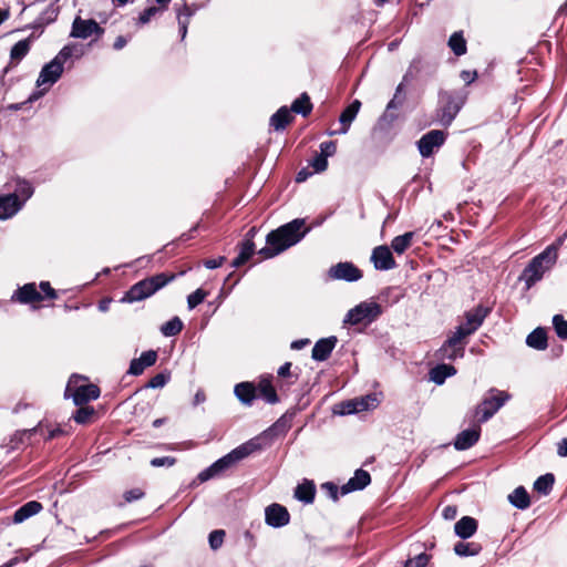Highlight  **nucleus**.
Returning a JSON list of instances; mask_svg holds the SVG:
<instances>
[{"label": "nucleus", "mask_w": 567, "mask_h": 567, "mask_svg": "<svg viewBox=\"0 0 567 567\" xmlns=\"http://www.w3.org/2000/svg\"><path fill=\"white\" fill-rule=\"evenodd\" d=\"M307 231L303 219H293L267 235V246L259 250V255L265 259L272 258L299 243Z\"/></svg>", "instance_id": "f257e3e1"}, {"label": "nucleus", "mask_w": 567, "mask_h": 567, "mask_svg": "<svg viewBox=\"0 0 567 567\" xmlns=\"http://www.w3.org/2000/svg\"><path fill=\"white\" fill-rule=\"evenodd\" d=\"M557 250V245L548 246L543 252L534 257L528 266L524 269L520 276V280L525 282L527 289L539 281L544 274L556 264L558 256Z\"/></svg>", "instance_id": "f03ea898"}, {"label": "nucleus", "mask_w": 567, "mask_h": 567, "mask_svg": "<svg viewBox=\"0 0 567 567\" xmlns=\"http://www.w3.org/2000/svg\"><path fill=\"white\" fill-rule=\"evenodd\" d=\"M65 398H72L75 405H83L100 396V389L94 384L85 383L81 375H72L64 392Z\"/></svg>", "instance_id": "7ed1b4c3"}, {"label": "nucleus", "mask_w": 567, "mask_h": 567, "mask_svg": "<svg viewBox=\"0 0 567 567\" xmlns=\"http://www.w3.org/2000/svg\"><path fill=\"white\" fill-rule=\"evenodd\" d=\"M171 279H173V276L166 277L164 274H159L151 278L141 280L131 287V289L125 293L123 301H141L155 293L158 289L164 287Z\"/></svg>", "instance_id": "20e7f679"}, {"label": "nucleus", "mask_w": 567, "mask_h": 567, "mask_svg": "<svg viewBox=\"0 0 567 567\" xmlns=\"http://www.w3.org/2000/svg\"><path fill=\"white\" fill-rule=\"evenodd\" d=\"M509 394L504 391L492 390L474 410V417L477 423L489 420L509 400Z\"/></svg>", "instance_id": "39448f33"}, {"label": "nucleus", "mask_w": 567, "mask_h": 567, "mask_svg": "<svg viewBox=\"0 0 567 567\" xmlns=\"http://www.w3.org/2000/svg\"><path fill=\"white\" fill-rule=\"evenodd\" d=\"M382 312L381 306L375 301H363L350 309L343 320L344 323L355 326L370 323Z\"/></svg>", "instance_id": "423d86ee"}, {"label": "nucleus", "mask_w": 567, "mask_h": 567, "mask_svg": "<svg viewBox=\"0 0 567 567\" xmlns=\"http://www.w3.org/2000/svg\"><path fill=\"white\" fill-rule=\"evenodd\" d=\"M63 73V66L56 62L55 60L50 61L47 63L37 80V86L43 87L40 92L33 93L29 97V102H33L38 100L41 95H43L48 90L58 82V80L61 78Z\"/></svg>", "instance_id": "0eeeda50"}, {"label": "nucleus", "mask_w": 567, "mask_h": 567, "mask_svg": "<svg viewBox=\"0 0 567 567\" xmlns=\"http://www.w3.org/2000/svg\"><path fill=\"white\" fill-rule=\"evenodd\" d=\"M488 313V309L481 306L465 313V322L461 323L455 332L463 338L473 334L483 323Z\"/></svg>", "instance_id": "6e6552de"}, {"label": "nucleus", "mask_w": 567, "mask_h": 567, "mask_svg": "<svg viewBox=\"0 0 567 567\" xmlns=\"http://www.w3.org/2000/svg\"><path fill=\"white\" fill-rule=\"evenodd\" d=\"M464 339L465 338L458 336L457 332L454 331L441 347V358L447 360L463 358L466 344Z\"/></svg>", "instance_id": "1a4fd4ad"}, {"label": "nucleus", "mask_w": 567, "mask_h": 567, "mask_svg": "<svg viewBox=\"0 0 567 567\" xmlns=\"http://www.w3.org/2000/svg\"><path fill=\"white\" fill-rule=\"evenodd\" d=\"M104 30L99 25V23L93 19H81L75 18L72 24L71 37L79 39H87L93 34L101 35Z\"/></svg>", "instance_id": "9d476101"}, {"label": "nucleus", "mask_w": 567, "mask_h": 567, "mask_svg": "<svg viewBox=\"0 0 567 567\" xmlns=\"http://www.w3.org/2000/svg\"><path fill=\"white\" fill-rule=\"evenodd\" d=\"M266 523L272 528H280L289 523L290 515L287 508L274 503L265 508Z\"/></svg>", "instance_id": "9b49d317"}, {"label": "nucleus", "mask_w": 567, "mask_h": 567, "mask_svg": "<svg viewBox=\"0 0 567 567\" xmlns=\"http://www.w3.org/2000/svg\"><path fill=\"white\" fill-rule=\"evenodd\" d=\"M329 276L336 280L357 281L362 272L351 262H339L329 269Z\"/></svg>", "instance_id": "f8f14e48"}, {"label": "nucleus", "mask_w": 567, "mask_h": 567, "mask_svg": "<svg viewBox=\"0 0 567 567\" xmlns=\"http://www.w3.org/2000/svg\"><path fill=\"white\" fill-rule=\"evenodd\" d=\"M445 141V134L443 131L433 130L419 141V151L422 156H430L434 148L440 147Z\"/></svg>", "instance_id": "ddd939ff"}, {"label": "nucleus", "mask_w": 567, "mask_h": 567, "mask_svg": "<svg viewBox=\"0 0 567 567\" xmlns=\"http://www.w3.org/2000/svg\"><path fill=\"white\" fill-rule=\"evenodd\" d=\"M371 261L378 270H390L396 266L390 248L384 245L378 246L373 249Z\"/></svg>", "instance_id": "4468645a"}, {"label": "nucleus", "mask_w": 567, "mask_h": 567, "mask_svg": "<svg viewBox=\"0 0 567 567\" xmlns=\"http://www.w3.org/2000/svg\"><path fill=\"white\" fill-rule=\"evenodd\" d=\"M379 404V401L375 395H365L362 398H355L344 403L342 413L351 414L368 411L371 409H375Z\"/></svg>", "instance_id": "2eb2a0df"}, {"label": "nucleus", "mask_w": 567, "mask_h": 567, "mask_svg": "<svg viewBox=\"0 0 567 567\" xmlns=\"http://www.w3.org/2000/svg\"><path fill=\"white\" fill-rule=\"evenodd\" d=\"M481 423L474 424L471 429L460 432L454 440V447L457 451H465L472 447L480 439Z\"/></svg>", "instance_id": "dca6fc26"}, {"label": "nucleus", "mask_w": 567, "mask_h": 567, "mask_svg": "<svg viewBox=\"0 0 567 567\" xmlns=\"http://www.w3.org/2000/svg\"><path fill=\"white\" fill-rule=\"evenodd\" d=\"M461 540L454 545V553L460 557H472L482 550V545L477 542H468L467 539L474 534H456Z\"/></svg>", "instance_id": "f3484780"}, {"label": "nucleus", "mask_w": 567, "mask_h": 567, "mask_svg": "<svg viewBox=\"0 0 567 567\" xmlns=\"http://www.w3.org/2000/svg\"><path fill=\"white\" fill-rule=\"evenodd\" d=\"M234 464H235V462L231 458L230 454L228 453L224 457H221L218 461H216L215 463H213L209 467H207L206 470L200 472L198 474V480L200 482H206V481L219 475L224 471L228 470Z\"/></svg>", "instance_id": "a211bd4d"}, {"label": "nucleus", "mask_w": 567, "mask_h": 567, "mask_svg": "<svg viewBox=\"0 0 567 567\" xmlns=\"http://www.w3.org/2000/svg\"><path fill=\"white\" fill-rule=\"evenodd\" d=\"M23 205L11 194L0 196V220H7L16 216Z\"/></svg>", "instance_id": "6ab92c4d"}, {"label": "nucleus", "mask_w": 567, "mask_h": 567, "mask_svg": "<svg viewBox=\"0 0 567 567\" xmlns=\"http://www.w3.org/2000/svg\"><path fill=\"white\" fill-rule=\"evenodd\" d=\"M361 107V102L359 100H354L340 115L341 128L339 131L331 132L330 135L334 134H346L348 133L351 123L355 118Z\"/></svg>", "instance_id": "aec40b11"}, {"label": "nucleus", "mask_w": 567, "mask_h": 567, "mask_svg": "<svg viewBox=\"0 0 567 567\" xmlns=\"http://www.w3.org/2000/svg\"><path fill=\"white\" fill-rule=\"evenodd\" d=\"M338 340L336 337L320 339L312 348V359L316 361H324L329 358L334 349Z\"/></svg>", "instance_id": "412c9836"}, {"label": "nucleus", "mask_w": 567, "mask_h": 567, "mask_svg": "<svg viewBox=\"0 0 567 567\" xmlns=\"http://www.w3.org/2000/svg\"><path fill=\"white\" fill-rule=\"evenodd\" d=\"M371 481L370 474L363 470H357L354 476L351 477L347 484L342 485L340 493L346 495L353 491H360L364 488Z\"/></svg>", "instance_id": "4be33fe9"}, {"label": "nucleus", "mask_w": 567, "mask_h": 567, "mask_svg": "<svg viewBox=\"0 0 567 567\" xmlns=\"http://www.w3.org/2000/svg\"><path fill=\"white\" fill-rule=\"evenodd\" d=\"M157 353L153 350L143 352L140 358L132 360L128 372L140 375L143 371L156 362Z\"/></svg>", "instance_id": "5701e85b"}, {"label": "nucleus", "mask_w": 567, "mask_h": 567, "mask_svg": "<svg viewBox=\"0 0 567 567\" xmlns=\"http://www.w3.org/2000/svg\"><path fill=\"white\" fill-rule=\"evenodd\" d=\"M13 298H16L21 303L39 302L44 299L42 293L38 291L35 284H27L19 288L14 292Z\"/></svg>", "instance_id": "b1692460"}, {"label": "nucleus", "mask_w": 567, "mask_h": 567, "mask_svg": "<svg viewBox=\"0 0 567 567\" xmlns=\"http://www.w3.org/2000/svg\"><path fill=\"white\" fill-rule=\"evenodd\" d=\"M255 235V228H251L247 233V239L241 243L239 255L233 260V267H240L244 265L254 254L255 244L252 241V237Z\"/></svg>", "instance_id": "393cba45"}, {"label": "nucleus", "mask_w": 567, "mask_h": 567, "mask_svg": "<svg viewBox=\"0 0 567 567\" xmlns=\"http://www.w3.org/2000/svg\"><path fill=\"white\" fill-rule=\"evenodd\" d=\"M316 495V486L313 482L305 480L295 488L293 496L299 502L312 504Z\"/></svg>", "instance_id": "a878e982"}, {"label": "nucleus", "mask_w": 567, "mask_h": 567, "mask_svg": "<svg viewBox=\"0 0 567 567\" xmlns=\"http://www.w3.org/2000/svg\"><path fill=\"white\" fill-rule=\"evenodd\" d=\"M42 509V504L37 501H30L22 505L13 515L12 520L17 524L37 515Z\"/></svg>", "instance_id": "bb28decb"}, {"label": "nucleus", "mask_w": 567, "mask_h": 567, "mask_svg": "<svg viewBox=\"0 0 567 567\" xmlns=\"http://www.w3.org/2000/svg\"><path fill=\"white\" fill-rule=\"evenodd\" d=\"M33 194L34 187L29 181L23 178L16 179V187L11 195L18 198L23 206L33 196Z\"/></svg>", "instance_id": "cd10ccee"}, {"label": "nucleus", "mask_w": 567, "mask_h": 567, "mask_svg": "<svg viewBox=\"0 0 567 567\" xmlns=\"http://www.w3.org/2000/svg\"><path fill=\"white\" fill-rule=\"evenodd\" d=\"M292 120L293 116L291 111L288 107L282 106L270 117V125L276 131H280L291 123Z\"/></svg>", "instance_id": "c85d7f7f"}, {"label": "nucleus", "mask_w": 567, "mask_h": 567, "mask_svg": "<svg viewBox=\"0 0 567 567\" xmlns=\"http://www.w3.org/2000/svg\"><path fill=\"white\" fill-rule=\"evenodd\" d=\"M508 502L516 508L525 509L530 505V498L523 486L516 487L508 496Z\"/></svg>", "instance_id": "c756f323"}, {"label": "nucleus", "mask_w": 567, "mask_h": 567, "mask_svg": "<svg viewBox=\"0 0 567 567\" xmlns=\"http://www.w3.org/2000/svg\"><path fill=\"white\" fill-rule=\"evenodd\" d=\"M526 343L530 348L545 350L547 348L546 331L543 328H536L527 336Z\"/></svg>", "instance_id": "7c9ffc66"}, {"label": "nucleus", "mask_w": 567, "mask_h": 567, "mask_svg": "<svg viewBox=\"0 0 567 567\" xmlns=\"http://www.w3.org/2000/svg\"><path fill=\"white\" fill-rule=\"evenodd\" d=\"M461 105L454 102L450 96L447 97L446 105L441 110L439 120L443 125H450L456 114L458 113Z\"/></svg>", "instance_id": "2f4dec72"}, {"label": "nucleus", "mask_w": 567, "mask_h": 567, "mask_svg": "<svg viewBox=\"0 0 567 567\" xmlns=\"http://www.w3.org/2000/svg\"><path fill=\"white\" fill-rule=\"evenodd\" d=\"M235 394L239 401L250 404L256 396V389L249 382H243L235 386Z\"/></svg>", "instance_id": "473e14b6"}, {"label": "nucleus", "mask_w": 567, "mask_h": 567, "mask_svg": "<svg viewBox=\"0 0 567 567\" xmlns=\"http://www.w3.org/2000/svg\"><path fill=\"white\" fill-rule=\"evenodd\" d=\"M456 370L453 365L441 364L431 371V380L436 384H442L447 377L454 375Z\"/></svg>", "instance_id": "72a5a7b5"}, {"label": "nucleus", "mask_w": 567, "mask_h": 567, "mask_svg": "<svg viewBox=\"0 0 567 567\" xmlns=\"http://www.w3.org/2000/svg\"><path fill=\"white\" fill-rule=\"evenodd\" d=\"M257 391L260 396H262L268 403H276L278 401V396L275 388L268 379H262L258 383Z\"/></svg>", "instance_id": "f704fd0d"}, {"label": "nucleus", "mask_w": 567, "mask_h": 567, "mask_svg": "<svg viewBox=\"0 0 567 567\" xmlns=\"http://www.w3.org/2000/svg\"><path fill=\"white\" fill-rule=\"evenodd\" d=\"M258 449V444L255 441H249L237 449L233 450L229 454L234 462L240 461L251 454L254 451Z\"/></svg>", "instance_id": "c9c22d12"}, {"label": "nucleus", "mask_w": 567, "mask_h": 567, "mask_svg": "<svg viewBox=\"0 0 567 567\" xmlns=\"http://www.w3.org/2000/svg\"><path fill=\"white\" fill-rule=\"evenodd\" d=\"M412 239L413 233H405L393 238L391 247L396 254H403L411 246Z\"/></svg>", "instance_id": "e433bc0d"}, {"label": "nucleus", "mask_w": 567, "mask_h": 567, "mask_svg": "<svg viewBox=\"0 0 567 567\" xmlns=\"http://www.w3.org/2000/svg\"><path fill=\"white\" fill-rule=\"evenodd\" d=\"M312 105L310 103V99L307 93L301 94L300 97L295 100L291 105V112L302 114L303 116L308 115L311 112Z\"/></svg>", "instance_id": "4c0bfd02"}, {"label": "nucleus", "mask_w": 567, "mask_h": 567, "mask_svg": "<svg viewBox=\"0 0 567 567\" xmlns=\"http://www.w3.org/2000/svg\"><path fill=\"white\" fill-rule=\"evenodd\" d=\"M30 43L31 41L29 39L17 42L10 52L11 60L19 62L23 59L30 50Z\"/></svg>", "instance_id": "58836bf2"}, {"label": "nucleus", "mask_w": 567, "mask_h": 567, "mask_svg": "<svg viewBox=\"0 0 567 567\" xmlns=\"http://www.w3.org/2000/svg\"><path fill=\"white\" fill-rule=\"evenodd\" d=\"M193 13H194V11L187 6H184L182 8V10L178 11L177 19H178L182 39H184L186 37L187 27H188V23H189V20H190V17L193 16Z\"/></svg>", "instance_id": "ea45409f"}, {"label": "nucleus", "mask_w": 567, "mask_h": 567, "mask_svg": "<svg viewBox=\"0 0 567 567\" xmlns=\"http://www.w3.org/2000/svg\"><path fill=\"white\" fill-rule=\"evenodd\" d=\"M183 329V322L178 317H174L161 328V332L166 337H173L181 332Z\"/></svg>", "instance_id": "a19ab883"}, {"label": "nucleus", "mask_w": 567, "mask_h": 567, "mask_svg": "<svg viewBox=\"0 0 567 567\" xmlns=\"http://www.w3.org/2000/svg\"><path fill=\"white\" fill-rule=\"evenodd\" d=\"M553 484H554V475L553 474H545L543 476H539L535 481L534 488H535V491L546 495L551 489Z\"/></svg>", "instance_id": "79ce46f5"}, {"label": "nucleus", "mask_w": 567, "mask_h": 567, "mask_svg": "<svg viewBox=\"0 0 567 567\" xmlns=\"http://www.w3.org/2000/svg\"><path fill=\"white\" fill-rule=\"evenodd\" d=\"M75 53H78L76 56L81 55V52L75 44L65 45L60 50V52L54 56L53 60H55L63 66L64 63Z\"/></svg>", "instance_id": "37998d69"}, {"label": "nucleus", "mask_w": 567, "mask_h": 567, "mask_svg": "<svg viewBox=\"0 0 567 567\" xmlns=\"http://www.w3.org/2000/svg\"><path fill=\"white\" fill-rule=\"evenodd\" d=\"M449 45L456 55H463L466 52V43L461 33H453Z\"/></svg>", "instance_id": "c03bdc74"}, {"label": "nucleus", "mask_w": 567, "mask_h": 567, "mask_svg": "<svg viewBox=\"0 0 567 567\" xmlns=\"http://www.w3.org/2000/svg\"><path fill=\"white\" fill-rule=\"evenodd\" d=\"M477 522L470 516L462 517L454 526V532H476Z\"/></svg>", "instance_id": "a18cd8bd"}, {"label": "nucleus", "mask_w": 567, "mask_h": 567, "mask_svg": "<svg viewBox=\"0 0 567 567\" xmlns=\"http://www.w3.org/2000/svg\"><path fill=\"white\" fill-rule=\"evenodd\" d=\"M430 559L431 556L425 551L417 553L413 558L406 559L403 567H426Z\"/></svg>", "instance_id": "49530a36"}, {"label": "nucleus", "mask_w": 567, "mask_h": 567, "mask_svg": "<svg viewBox=\"0 0 567 567\" xmlns=\"http://www.w3.org/2000/svg\"><path fill=\"white\" fill-rule=\"evenodd\" d=\"M553 324L557 336L560 339H567V321L560 315H555L553 318Z\"/></svg>", "instance_id": "de8ad7c7"}, {"label": "nucleus", "mask_w": 567, "mask_h": 567, "mask_svg": "<svg viewBox=\"0 0 567 567\" xmlns=\"http://www.w3.org/2000/svg\"><path fill=\"white\" fill-rule=\"evenodd\" d=\"M206 296H207V292L204 291L203 289H197L196 291L190 293L187 298L188 308L194 309L195 307H197L199 303H202L204 301Z\"/></svg>", "instance_id": "09e8293b"}, {"label": "nucleus", "mask_w": 567, "mask_h": 567, "mask_svg": "<svg viewBox=\"0 0 567 567\" xmlns=\"http://www.w3.org/2000/svg\"><path fill=\"white\" fill-rule=\"evenodd\" d=\"M94 413V409L91 408V406H81L75 415H74V420L82 424V423H86L89 421V419L93 415Z\"/></svg>", "instance_id": "8fccbe9b"}, {"label": "nucleus", "mask_w": 567, "mask_h": 567, "mask_svg": "<svg viewBox=\"0 0 567 567\" xmlns=\"http://www.w3.org/2000/svg\"><path fill=\"white\" fill-rule=\"evenodd\" d=\"M311 166L313 167V171L316 173H321V172H324L328 167V161H327V157L322 156V155H318L316 156L312 162H311Z\"/></svg>", "instance_id": "3c124183"}, {"label": "nucleus", "mask_w": 567, "mask_h": 567, "mask_svg": "<svg viewBox=\"0 0 567 567\" xmlns=\"http://www.w3.org/2000/svg\"><path fill=\"white\" fill-rule=\"evenodd\" d=\"M176 463V460L171 456L155 457L151 461V465L154 467L167 466L171 467Z\"/></svg>", "instance_id": "603ef678"}, {"label": "nucleus", "mask_w": 567, "mask_h": 567, "mask_svg": "<svg viewBox=\"0 0 567 567\" xmlns=\"http://www.w3.org/2000/svg\"><path fill=\"white\" fill-rule=\"evenodd\" d=\"M337 146L332 141L323 142L320 144V155L324 157L332 156L336 153Z\"/></svg>", "instance_id": "864d4df0"}, {"label": "nucleus", "mask_w": 567, "mask_h": 567, "mask_svg": "<svg viewBox=\"0 0 567 567\" xmlns=\"http://www.w3.org/2000/svg\"><path fill=\"white\" fill-rule=\"evenodd\" d=\"M158 11H159V9H158V8H156V7H150V8L145 9V10L141 13V16H140V18H138V22H140L141 24H145V23L150 22V20H151V19H152V18H153V17H154Z\"/></svg>", "instance_id": "5fc2aeb1"}, {"label": "nucleus", "mask_w": 567, "mask_h": 567, "mask_svg": "<svg viewBox=\"0 0 567 567\" xmlns=\"http://www.w3.org/2000/svg\"><path fill=\"white\" fill-rule=\"evenodd\" d=\"M166 382L167 377L162 373H158L150 380L147 386L152 389L163 388L166 384Z\"/></svg>", "instance_id": "6e6d98bb"}, {"label": "nucleus", "mask_w": 567, "mask_h": 567, "mask_svg": "<svg viewBox=\"0 0 567 567\" xmlns=\"http://www.w3.org/2000/svg\"><path fill=\"white\" fill-rule=\"evenodd\" d=\"M225 534H209L208 543L213 550L218 549L224 543Z\"/></svg>", "instance_id": "4d7b16f0"}, {"label": "nucleus", "mask_w": 567, "mask_h": 567, "mask_svg": "<svg viewBox=\"0 0 567 567\" xmlns=\"http://www.w3.org/2000/svg\"><path fill=\"white\" fill-rule=\"evenodd\" d=\"M40 289L44 293V295H42L44 298H48V299H55L56 298V292H55V290L53 288H51L50 282L42 281L40 284Z\"/></svg>", "instance_id": "13d9d810"}, {"label": "nucleus", "mask_w": 567, "mask_h": 567, "mask_svg": "<svg viewBox=\"0 0 567 567\" xmlns=\"http://www.w3.org/2000/svg\"><path fill=\"white\" fill-rule=\"evenodd\" d=\"M322 489L327 491V493L329 494V496L333 499V501H337L338 499V495H339V488L337 485H334L333 483L331 482H327L324 484H322Z\"/></svg>", "instance_id": "bf43d9fd"}, {"label": "nucleus", "mask_w": 567, "mask_h": 567, "mask_svg": "<svg viewBox=\"0 0 567 567\" xmlns=\"http://www.w3.org/2000/svg\"><path fill=\"white\" fill-rule=\"evenodd\" d=\"M143 495H144V493L140 488H134V489L125 492L124 498L126 502H132V501L140 499Z\"/></svg>", "instance_id": "052dcab7"}, {"label": "nucleus", "mask_w": 567, "mask_h": 567, "mask_svg": "<svg viewBox=\"0 0 567 567\" xmlns=\"http://www.w3.org/2000/svg\"><path fill=\"white\" fill-rule=\"evenodd\" d=\"M442 515L445 519L447 520H452L456 517L457 515V508L456 506H452V505H449L446 506L443 512H442Z\"/></svg>", "instance_id": "680f3d73"}, {"label": "nucleus", "mask_w": 567, "mask_h": 567, "mask_svg": "<svg viewBox=\"0 0 567 567\" xmlns=\"http://www.w3.org/2000/svg\"><path fill=\"white\" fill-rule=\"evenodd\" d=\"M225 261V257H218L216 259H207L204 261V266L208 269H215L220 267Z\"/></svg>", "instance_id": "e2e57ef3"}, {"label": "nucleus", "mask_w": 567, "mask_h": 567, "mask_svg": "<svg viewBox=\"0 0 567 567\" xmlns=\"http://www.w3.org/2000/svg\"><path fill=\"white\" fill-rule=\"evenodd\" d=\"M290 368H291V363L290 362H286L284 365H281L279 368L278 375L282 377V378L290 377L291 375Z\"/></svg>", "instance_id": "0e129e2a"}, {"label": "nucleus", "mask_w": 567, "mask_h": 567, "mask_svg": "<svg viewBox=\"0 0 567 567\" xmlns=\"http://www.w3.org/2000/svg\"><path fill=\"white\" fill-rule=\"evenodd\" d=\"M461 78L462 80L466 83V84H470L472 83L475 78H476V73L475 72H470V71H463L461 73Z\"/></svg>", "instance_id": "69168bd1"}, {"label": "nucleus", "mask_w": 567, "mask_h": 567, "mask_svg": "<svg viewBox=\"0 0 567 567\" xmlns=\"http://www.w3.org/2000/svg\"><path fill=\"white\" fill-rule=\"evenodd\" d=\"M557 453L559 456H567V437L558 443Z\"/></svg>", "instance_id": "338daca9"}, {"label": "nucleus", "mask_w": 567, "mask_h": 567, "mask_svg": "<svg viewBox=\"0 0 567 567\" xmlns=\"http://www.w3.org/2000/svg\"><path fill=\"white\" fill-rule=\"evenodd\" d=\"M309 342H310L309 339H300V340L293 341L290 347L293 350H300V349L305 348Z\"/></svg>", "instance_id": "774afa93"}]
</instances>
